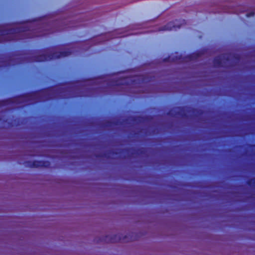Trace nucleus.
I'll return each mask as SVG.
<instances>
[{"mask_svg":"<svg viewBox=\"0 0 255 255\" xmlns=\"http://www.w3.org/2000/svg\"><path fill=\"white\" fill-rule=\"evenodd\" d=\"M186 23L185 20L180 19L175 20L174 22H170L166 25L161 28L158 29V31H171L177 30L179 29L182 26Z\"/></svg>","mask_w":255,"mask_h":255,"instance_id":"f257e3e1","label":"nucleus"},{"mask_svg":"<svg viewBox=\"0 0 255 255\" xmlns=\"http://www.w3.org/2000/svg\"><path fill=\"white\" fill-rule=\"evenodd\" d=\"M72 53V52L70 51H65L60 52L59 53H54L50 55L48 57H45L42 60H48L55 58H59L61 57H64L70 55Z\"/></svg>","mask_w":255,"mask_h":255,"instance_id":"f03ea898","label":"nucleus"},{"mask_svg":"<svg viewBox=\"0 0 255 255\" xmlns=\"http://www.w3.org/2000/svg\"><path fill=\"white\" fill-rule=\"evenodd\" d=\"M29 166L31 167H38L41 166H46L44 163L39 161H34L32 163L29 164Z\"/></svg>","mask_w":255,"mask_h":255,"instance_id":"7ed1b4c3","label":"nucleus"},{"mask_svg":"<svg viewBox=\"0 0 255 255\" xmlns=\"http://www.w3.org/2000/svg\"><path fill=\"white\" fill-rule=\"evenodd\" d=\"M220 57H216L214 60V64L215 65H216L217 66H219V64H217V63L218 62H219V61L220 60Z\"/></svg>","mask_w":255,"mask_h":255,"instance_id":"20e7f679","label":"nucleus"},{"mask_svg":"<svg viewBox=\"0 0 255 255\" xmlns=\"http://www.w3.org/2000/svg\"><path fill=\"white\" fill-rule=\"evenodd\" d=\"M136 33H134L133 34H135ZM133 33H130V34H121V35H120L119 36H117V37H124V36H127L128 35H129V34H132Z\"/></svg>","mask_w":255,"mask_h":255,"instance_id":"39448f33","label":"nucleus"},{"mask_svg":"<svg viewBox=\"0 0 255 255\" xmlns=\"http://www.w3.org/2000/svg\"><path fill=\"white\" fill-rule=\"evenodd\" d=\"M254 15V13L252 12V13H251L250 14H247V16L249 17V16H253Z\"/></svg>","mask_w":255,"mask_h":255,"instance_id":"423d86ee","label":"nucleus"},{"mask_svg":"<svg viewBox=\"0 0 255 255\" xmlns=\"http://www.w3.org/2000/svg\"><path fill=\"white\" fill-rule=\"evenodd\" d=\"M125 83L123 82H118V83H117L116 84L117 85H124Z\"/></svg>","mask_w":255,"mask_h":255,"instance_id":"0eeeda50","label":"nucleus"},{"mask_svg":"<svg viewBox=\"0 0 255 255\" xmlns=\"http://www.w3.org/2000/svg\"><path fill=\"white\" fill-rule=\"evenodd\" d=\"M26 31H27L26 30H23L22 31V32H26Z\"/></svg>","mask_w":255,"mask_h":255,"instance_id":"6e6552de","label":"nucleus"},{"mask_svg":"<svg viewBox=\"0 0 255 255\" xmlns=\"http://www.w3.org/2000/svg\"><path fill=\"white\" fill-rule=\"evenodd\" d=\"M5 35V34H3V33H2V34H0V36H3V35Z\"/></svg>","mask_w":255,"mask_h":255,"instance_id":"1a4fd4ad","label":"nucleus"},{"mask_svg":"<svg viewBox=\"0 0 255 255\" xmlns=\"http://www.w3.org/2000/svg\"><path fill=\"white\" fill-rule=\"evenodd\" d=\"M152 31V30H149V31H148V32H151Z\"/></svg>","mask_w":255,"mask_h":255,"instance_id":"9d476101","label":"nucleus"}]
</instances>
